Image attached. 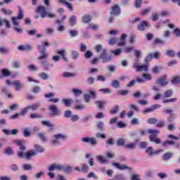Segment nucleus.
<instances>
[{
    "instance_id": "5fc2aeb1",
    "label": "nucleus",
    "mask_w": 180,
    "mask_h": 180,
    "mask_svg": "<svg viewBox=\"0 0 180 180\" xmlns=\"http://www.w3.org/2000/svg\"><path fill=\"white\" fill-rule=\"evenodd\" d=\"M39 77L41 79H47L49 78V75L46 72H41L39 73Z\"/></svg>"
},
{
    "instance_id": "3c124183",
    "label": "nucleus",
    "mask_w": 180,
    "mask_h": 180,
    "mask_svg": "<svg viewBox=\"0 0 180 180\" xmlns=\"http://www.w3.org/2000/svg\"><path fill=\"white\" fill-rule=\"evenodd\" d=\"M172 84H180V77L179 76H175L172 79Z\"/></svg>"
},
{
    "instance_id": "9d476101",
    "label": "nucleus",
    "mask_w": 180,
    "mask_h": 180,
    "mask_svg": "<svg viewBox=\"0 0 180 180\" xmlns=\"http://www.w3.org/2000/svg\"><path fill=\"white\" fill-rule=\"evenodd\" d=\"M12 85L14 86V89H15V91H21L25 86V84H23V83L20 82L19 80H14L12 82Z\"/></svg>"
},
{
    "instance_id": "7ed1b4c3",
    "label": "nucleus",
    "mask_w": 180,
    "mask_h": 180,
    "mask_svg": "<svg viewBox=\"0 0 180 180\" xmlns=\"http://www.w3.org/2000/svg\"><path fill=\"white\" fill-rule=\"evenodd\" d=\"M95 50L96 53H101L99 58L102 60L103 63H108L112 61V56L108 55V49H103L101 44H98L95 46Z\"/></svg>"
},
{
    "instance_id": "774afa93",
    "label": "nucleus",
    "mask_w": 180,
    "mask_h": 180,
    "mask_svg": "<svg viewBox=\"0 0 180 180\" xmlns=\"http://www.w3.org/2000/svg\"><path fill=\"white\" fill-rule=\"evenodd\" d=\"M1 12H3V13H4L5 15H12L13 12L11 10H7L5 8H2L1 9Z\"/></svg>"
},
{
    "instance_id": "a878e982",
    "label": "nucleus",
    "mask_w": 180,
    "mask_h": 180,
    "mask_svg": "<svg viewBox=\"0 0 180 180\" xmlns=\"http://www.w3.org/2000/svg\"><path fill=\"white\" fill-rule=\"evenodd\" d=\"M96 105H97L98 109H101V110L103 109V107L105 106V103L106 102L102 101H96L94 102Z\"/></svg>"
},
{
    "instance_id": "a211bd4d",
    "label": "nucleus",
    "mask_w": 180,
    "mask_h": 180,
    "mask_svg": "<svg viewBox=\"0 0 180 180\" xmlns=\"http://www.w3.org/2000/svg\"><path fill=\"white\" fill-rule=\"evenodd\" d=\"M13 143L16 144V146H20V151H25V150H26V146H25V145H23L22 141H20L19 139H15L13 141Z\"/></svg>"
},
{
    "instance_id": "bf43d9fd",
    "label": "nucleus",
    "mask_w": 180,
    "mask_h": 180,
    "mask_svg": "<svg viewBox=\"0 0 180 180\" xmlns=\"http://www.w3.org/2000/svg\"><path fill=\"white\" fill-rule=\"evenodd\" d=\"M98 161L101 162V164H105L106 162V159L103 158L102 155H99L97 157Z\"/></svg>"
},
{
    "instance_id": "49530a36",
    "label": "nucleus",
    "mask_w": 180,
    "mask_h": 180,
    "mask_svg": "<svg viewBox=\"0 0 180 180\" xmlns=\"http://www.w3.org/2000/svg\"><path fill=\"white\" fill-rule=\"evenodd\" d=\"M103 126H105V124H103V122L102 121L98 122L96 124L97 129L101 130V131L103 130Z\"/></svg>"
},
{
    "instance_id": "4468645a",
    "label": "nucleus",
    "mask_w": 180,
    "mask_h": 180,
    "mask_svg": "<svg viewBox=\"0 0 180 180\" xmlns=\"http://www.w3.org/2000/svg\"><path fill=\"white\" fill-rule=\"evenodd\" d=\"M162 147H167V146H176L178 148L180 147V143H175V142L172 140H167L162 143Z\"/></svg>"
},
{
    "instance_id": "6e6552de",
    "label": "nucleus",
    "mask_w": 180,
    "mask_h": 180,
    "mask_svg": "<svg viewBox=\"0 0 180 180\" xmlns=\"http://www.w3.org/2000/svg\"><path fill=\"white\" fill-rule=\"evenodd\" d=\"M120 13H122V11L120 10V6H119V5L115 4L111 7L110 15L119 16Z\"/></svg>"
},
{
    "instance_id": "338daca9",
    "label": "nucleus",
    "mask_w": 180,
    "mask_h": 180,
    "mask_svg": "<svg viewBox=\"0 0 180 180\" xmlns=\"http://www.w3.org/2000/svg\"><path fill=\"white\" fill-rule=\"evenodd\" d=\"M173 33L176 36V37H180V29L179 28H175L174 30Z\"/></svg>"
},
{
    "instance_id": "de8ad7c7",
    "label": "nucleus",
    "mask_w": 180,
    "mask_h": 180,
    "mask_svg": "<svg viewBox=\"0 0 180 180\" xmlns=\"http://www.w3.org/2000/svg\"><path fill=\"white\" fill-rule=\"evenodd\" d=\"M153 44H165V41L160 38H156L153 41Z\"/></svg>"
},
{
    "instance_id": "72a5a7b5",
    "label": "nucleus",
    "mask_w": 180,
    "mask_h": 180,
    "mask_svg": "<svg viewBox=\"0 0 180 180\" xmlns=\"http://www.w3.org/2000/svg\"><path fill=\"white\" fill-rule=\"evenodd\" d=\"M124 148L128 150H134L136 148V143H130L124 146Z\"/></svg>"
},
{
    "instance_id": "69168bd1",
    "label": "nucleus",
    "mask_w": 180,
    "mask_h": 180,
    "mask_svg": "<svg viewBox=\"0 0 180 180\" xmlns=\"http://www.w3.org/2000/svg\"><path fill=\"white\" fill-rule=\"evenodd\" d=\"M86 82L89 85H92V84H94V82H95V79L92 77H89L87 79H86Z\"/></svg>"
},
{
    "instance_id": "7c9ffc66",
    "label": "nucleus",
    "mask_w": 180,
    "mask_h": 180,
    "mask_svg": "<svg viewBox=\"0 0 180 180\" xmlns=\"http://www.w3.org/2000/svg\"><path fill=\"white\" fill-rule=\"evenodd\" d=\"M56 54H59L60 56H61L63 60H64V61H67V57H65V50H59L57 51Z\"/></svg>"
},
{
    "instance_id": "6ab92c4d",
    "label": "nucleus",
    "mask_w": 180,
    "mask_h": 180,
    "mask_svg": "<svg viewBox=\"0 0 180 180\" xmlns=\"http://www.w3.org/2000/svg\"><path fill=\"white\" fill-rule=\"evenodd\" d=\"M2 131L6 136H11V134H12L13 136H15V134H18V129H14L11 131L8 130V129H3Z\"/></svg>"
},
{
    "instance_id": "c9c22d12",
    "label": "nucleus",
    "mask_w": 180,
    "mask_h": 180,
    "mask_svg": "<svg viewBox=\"0 0 180 180\" xmlns=\"http://www.w3.org/2000/svg\"><path fill=\"white\" fill-rule=\"evenodd\" d=\"M146 122L148 124H155V123H157L158 120L155 117H151V118H148Z\"/></svg>"
},
{
    "instance_id": "bb28decb",
    "label": "nucleus",
    "mask_w": 180,
    "mask_h": 180,
    "mask_svg": "<svg viewBox=\"0 0 180 180\" xmlns=\"http://www.w3.org/2000/svg\"><path fill=\"white\" fill-rule=\"evenodd\" d=\"M63 103H64L65 106L69 107L71 106V103L74 102V101L71 98H65L62 100Z\"/></svg>"
},
{
    "instance_id": "e433bc0d",
    "label": "nucleus",
    "mask_w": 180,
    "mask_h": 180,
    "mask_svg": "<svg viewBox=\"0 0 180 180\" xmlns=\"http://www.w3.org/2000/svg\"><path fill=\"white\" fill-rule=\"evenodd\" d=\"M173 154L171 153H166L165 155L162 156V160L163 161H168L171 157H172Z\"/></svg>"
},
{
    "instance_id": "ea45409f",
    "label": "nucleus",
    "mask_w": 180,
    "mask_h": 180,
    "mask_svg": "<svg viewBox=\"0 0 180 180\" xmlns=\"http://www.w3.org/2000/svg\"><path fill=\"white\" fill-rule=\"evenodd\" d=\"M4 154H6L7 155H13V150H12V148L8 147L5 150Z\"/></svg>"
},
{
    "instance_id": "58836bf2",
    "label": "nucleus",
    "mask_w": 180,
    "mask_h": 180,
    "mask_svg": "<svg viewBox=\"0 0 180 180\" xmlns=\"http://www.w3.org/2000/svg\"><path fill=\"white\" fill-rule=\"evenodd\" d=\"M119 112V105H115L114 108L111 110H110V113L111 115H116Z\"/></svg>"
},
{
    "instance_id": "cd10ccee",
    "label": "nucleus",
    "mask_w": 180,
    "mask_h": 180,
    "mask_svg": "<svg viewBox=\"0 0 180 180\" xmlns=\"http://www.w3.org/2000/svg\"><path fill=\"white\" fill-rule=\"evenodd\" d=\"M146 151L147 154H149V155H154V154H158V153H161V150H158L155 152L153 151L152 147H148Z\"/></svg>"
},
{
    "instance_id": "c03bdc74",
    "label": "nucleus",
    "mask_w": 180,
    "mask_h": 180,
    "mask_svg": "<svg viewBox=\"0 0 180 180\" xmlns=\"http://www.w3.org/2000/svg\"><path fill=\"white\" fill-rule=\"evenodd\" d=\"M143 4V0H135V7L137 9H140V8H141V4Z\"/></svg>"
},
{
    "instance_id": "09e8293b",
    "label": "nucleus",
    "mask_w": 180,
    "mask_h": 180,
    "mask_svg": "<svg viewBox=\"0 0 180 180\" xmlns=\"http://www.w3.org/2000/svg\"><path fill=\"white\" fill-rule=\"evenodd\" d=\"M115 180H125L126 178L122 174H117L114 176Z\"/></svg>"
},
{
    "instance_id": "ddd939ff",
    "label": "nucleus",
    "mask_w": 180,
    "mask_h": 180,
    "mask_svg": "<svg viewBox=\"0 0 180 180\" xmlns=\"http://www.w3.org/2000/svg\"><path fill=\"white\" fill-rule=\"evenodd\" d=\"M150 25L147 21L143 20L141 22V23L138 25V30H141V32H143L146 30V27H149Z\"/></svg>"
},
{
    "instance_id": "a19ab883",
    "label": "nucleus",
    "mask_w": 180,
    "mask_h": 180,
    "mask_svg": "<svg viewBox=\"0 0 180 180\" xmlns=\"http://www.w3.org/2000/svg\"><path fill=\"white\" fill-rule=\"evenodd\" d=\"M75 109L76 110H83V109H85V105L83 104H75Z\"/></svg>"
},
{
    "instance_id": "13d9d810",
    "label": "nucleus",
    "mask_w": 180,
    "mask_h": 180,
    "mask_svg": "<svg viewBox=\"0 0 180 180\" xmlns=\"http://www.w3.org/2000/svg\"><path fill=\"white\" fill-rule=\"evenodd\" d=\"M24 137H29L30 136V129L29 128L23 129Z\"/></svg>"
},
{
    "instance_id": "5701e85b",
    "label": "nucleus",
    "mask_w": 180,
    "mask_h": 180,
    "mask_svg": "<svg viewBox=\"0 0 180 180\" xmlns=\"http://www.w3.org/2000/svg\"><path fill=\"white\" fill-rule=\"evenodd\" d=\"M127 37V35L126 34H122L120 37V41L117 43V46H124V44H126Z\"/></svg>"
},
{
    "instance_id": "f03ea898",
    "label": "nucleus",
    "mask_w": 180,
    "mask_h": 180,
    "mask_svg": "<svg viewBox=\"0 0 180 180\" xmlns=\"http://www.w3.org/2000/svg\"><path fill=\"white\" fill-rule=\"evenodd\" d=\"M149 134V139L151 143H155V144H161V139L159 138H155L158 134H160V131L157 129H140L139 134L141 136H147Z\"/></svg>"
},
{
    "instance_id": "9b49d317",
    "label": "nucleus",
    "mask_w": 180,
    "mask_h": 180,
    "mask_svg": "<svg viewBox=\"0 0 180 180\" xmlns=\"http://www.w3.org/2000/svg\"><path fill=\"white\" fill-rule=\"evenodd\" d=\"M112 165L116 167V168L120 169V171H123L124 169H129V171H131V167H129L126 165H120V163L112 162Z\"/></svg>"
},
{
    "instance_id": "603ef678",
    "label": "nucleus",
    "mask_w": 180,
    "mask_h": 180,
    "mask_svg": "<svg viewBox=\"0 0 180 180\" xmlns=\"http://www.w3.org/2000/svg\"><path fill=\"white\" fill-rule=\"evenodd\" d=\"M98 91L99 92H103L104 94H112V91H110V89L108 88L100 89Z\"/></svg>"
},
{
    "instance_id": "423d86ee",
    "label": "nucleus",
    "mask_w": 180,
    "mask_h": 180,
    "mask_svg": "<svg viewBox=\"0 0 180 180\" xmlns=\"http://www.w3.org/2000/svg\"><path fill=\"white\" fill-rule=\"evenodd\" d=\"M17 19H18V20L23 19V11L22 10L21 8H19L18 17H12L11 18V20H12L13 25H14V26H18L19 25V22H18V21L16 20Z\"/></svg>"
},
{
    "instance_id": "b1692460",
    "label": "nucleus",
    "mask_w": 180,
    "mask_h": 180,
    "mask_svg": "<svg viewBox=\"0 0 180 180\" xmlns=\"http://www.w3.org/2000/svg\"><path fill=\"white\" fill-rule=\"evenodd\" d=\"M27 107L28 110H30V109L31 110L34 112L40 108V103H34V104L30 105Z\"/></svg>"
},
{
    "instance_id": "f3484780",
    "label": "nucleus",
    "mask_w": 180,
    "mask_h": 180,
    "mask_svg": "<svg viewBox=\"0 0 180 180\" xmlns=\"http://www.w3.org/2000/svg\"><path fill=\"white\" fill-rule=\"evenodd\" d=\"M136 72H141L142 71H145V72H148V65H138L136 68H135Z\"/></svg>"
},
{
    "instance_id": "680f3d73",
    "label": "nucleus",
    "mask_w": 180,
    "mask_h": 180,
    "mask_svg": "<svg viewBox=\"0 0 180 180\" xmlns=\"http://www.w3.org/2000/svg\"><path fill=\"white\" fill-rule=\"evenodd\" d=\"M150 12H151V8H145L142 11V12L141 13V15H147L148 13H150Z\"/></svg>"
},
{
    "instance_id": "79ce46f5",
    "label": "nucleus",
    "mask_w": 180,
    "mask_h": 180,
    "mask_svg": "<svg viewBox=\"0 0 180 180\" xmlns=\"http://www.w3.org/2000/svg\"><path fill=\"white\" fill-rule=\"evenodd\" d=\"M72 92L75 96H79L82 95V91L77 89H72Z\"/></svg>"
},
{
    "instance_id": "6e6d98bb",
    "label": "nucleus",
    "mask_w": 180,
    "mask_h": 180,
    "mask_svg": "<svg viewBox=\"0 0 180 180\" xmlns=\"http://www.w3.org/2000/svg\"><path fill=\"white\" fill-rule=\"evenodd\" d=\"M111 85L113 88H119L120 86V83H119V81L117 80H113Z\"/></svg>"
},
{
    "instance_id": "e2e57ef3",
    "label": "nucleus",
    "mask_w": 180,
    "mask_h": 180,
    "mask_svg": "<svg viewBox=\"0 0 180 180\" xmlns=\"http://www.w3.org/2000/svg\"><path fill=\"white\" fill-rule=\"evenodd\" d=\"M153 53H149L145 58V63H148V61H151L153 60Z\"/></svg>"
},
{
    "instance_id": "473e14b6",
    "label": "nucleus",
    "mask_w": 180,
    "mask_h": 180,
    "mask_svg": "<svg viewBox=\"0 0 180 180\" xmlns=\"http://www.w3.org/2000/svg\"><path fill=\"white\" fill-rule=\"evenodd\" d=\"M174 92L171 89L166 90L164 94L165 98H171Z\"/></svg>"
},
{
    "instance_id": "2eb2a0df",
    "label": "nucleus",
    "mask_w": 180,
    "mask_h": 180,
    "mask_svg": "<svg viewBox=\"0 0 180 180\" xmlns=\"http://www.w3.org/2000/svg\"><path fill=\"white\" fill-rule=\"evenodd\" d=\"M49 110L52 112L54 116H58L60 115V110L56 105H52L49 106Z\"/></svg>"
},
{
    "instance_id": "0e129e2a",
    "label": "nucleus",
    "mask_w": 180,
    "mask_h": 180,
    "mask_svg": "<svg viewBox=\"0 0 180 180\" xmlns=\"http://www.w3.org/2000/svg\"><path fill=\"white\" fill-rule=\"evenodd\" d=\"M39 139L41 140V141H46L47 139H46V136L43 133L38 134Z\"/></svg>"
},
{
    "instance_id": "a18cd8bd",
    "label": "nucleus",
    "mask_w": 180,
    "mask_h": 180,
    "mask_svg": "<svg viewBox=\"0 0 180 180\" xmlns=\"http://www.w3.org/2000/svg\"><path fill=\"white\" fill-rule=\"evenodd\" d=\"M34 148L37 153H43L44 151V148L39 145H34Z\"/></svg>"
},
{
    "instance_id": "dca6fc26",
    "label": "nucleus",
    "mask_w": 180,
    "mask_h": 180,
    "mask_svg": "<svg viewBox=\"0 0 180 180\" xmlns=\"http://www.w3.org/2000/svg\"><path fill=\"white\" fill-rule=\"evenodd\" d=\"M18 49L20 51H32V50H33V46H32V45H20L18 46Z\"/></svg>"
},
{
    "instance_id": "1a4fd4ad",
    "label": "nucleus",
    "mask_w": 180,
    "mask_h": 180,
    "mask_svg": "<svg viewBox=\"0 0 180 180\" xmlns=\"http://www.w3.org/2000/svg\"><path fill=\"white\" fill-rule=\"evenodd\" d=\"M82 141H83V143H89L91 146H96V144H98V141L95 138L84 137L82 138Z\"/></svg>"
},
{
    "instance_id": "c85d7f7f",
    "label": "nucleus",
    "mask_w": 180,
    "mask_h": 180,
    "mask_svg": "<svg viewBox=\"0 0 180 180\" xmlns=\"http://www.w3.org/2000/svg\"><path fill=\"white\" fill-rule=\"evenodd\" d=\"M99 29V25L96 24H89L87 26L88 30H98Z\"/></svg>"
},
{
    "instance_id": "c756f323",
    "label": "nucleus",
    "mask_w": 180,
    "mask_h": 180,
    "mask_svg": "<svg viewBox=\"0 0 180 180\" xmlns=\"http://www.w3.org/2000/svg\"><path fill=\"white\" fill-rule=\"evenodd\" d=\"M10 50L8 47L6 46H1L0 47V53L1 54H8L10 53Z\"/></svg>"
},
{
    "instance_id": "f704fd0d",
    "label": "nucleus",
    "mask_w": 180,
    "mask_h": 180,
    "mask_svg": "<svg viewBox=\"0 0 180 180\" xmlns=\"http://www.w3.org/2000/svg\"><path fill=\"white\" fill-rule=\"evenodd\" d=\"M70 26L75 25V23H77V17L75 15H72L69 20Z\"/></svg>"
},
{
    "instance_id": "864d4df0",
    "label": "nucleus",
    "mask_w": 180,
    "mask_h": 180,
    "mask_svg": "<svg viewBox=\"0 0 180 180\" xmlns=\"http://www.w3.org/2000/svg\"><path fill=\"white\" fill-rule=\"evenodd\" d=\"M167 56H168V57H174L175 56V51H174V50L170 49V50H167L166 52Z\"/></svg>"
},
{
    "instance_id": "8fccbe9b",
    "label": "nucleus",
    "mask_w": 180,
    "mask_h": 180,
    "mask_svg": "<svg viewBox=\"0 0 180 180\" xmlns=\"http://www.w3.org/2000/svg\"><path fill=\"white\" fill-rule=\"evenodd\" d=\"M71 55L73 60H77V58H78V56H79V53H78V51H72Z\"/></svg>"
},
{
    "instance_id": "aec40b11",
    "label": "nucleus",
    "mask_w": 180,
    "mask_h": 180,
    "mask_svg": "<svg viewBox=\"0 0 180 180\" xmlns=\"http://www.w3.org/2000/svg\"><path fill=\"white\" fill-rule=\"evenodd\" d=\"M41 124L44 126H47V127H49V131H54V124H51L49 121H41Z\"/></svg>"
},
{
    "instance_id": "4d7b16f0",
    "label": "nucleus",
    "mask_w": 180,
    "mask_h": 180,
    "mask_svg": "<svg viewBox=\"0 0 180 180\" xmlns=\"http://www.w3.org/2000/svg\"><path fill=\"white\" fill-rule=\"evenodd\" d=\"M164 126H165V122L162 120L159 121L156 124V127H158L159 129H162V127H164Z\"/></svg>"
},
{
    "instance_id": "393cba45",
    "label": "nucleus",
    "mask_w": 180,
    "mask_h": 180,
    "mask_svg": "<svg viewBox=\"0 0 180 180\" xmlns=\"http://www.w3.org/2000/svg\"><path fill=\"white\" fill-rule=\"evenodd\" d=\"M4 23L5 24L7 29H9L11 27V24L9 23V21H8V20L6 19H1L0 17V26H3Z\"/></svg>"
},
{
    "instance_id": "39448f33",
    "label": "nucleus",
    "mask_w": 180,
    "mask_h": 180,
    "mask_svg": "<svg viewBox=\"0 0 180 180\" xmlns=\"http://www.w3.org/2000/svg\"><path fill=\"white\" fill-rule=\"evenodd\" d=\"M34 155H36V151L34 150H30L28 152H27L26 153H23V152H18V156L20 158H27V160H29V158H30V157H34Z\"/></svg>"
},
{
    "instance_id": "0eeeda50",
    "label": "nucleus",
    "mask_w": 180,
    "mask_h": 180,
    "mask_svg": "<svg viewBox=\"0 0 180 180\" xmlns=\"http://www.w3.org/2000/svg\"><path fill=\"white\" fill-rule=\"evenodd\" d=\"M54 140L52 141L53 144H60L61 143V140L64 141L67 139L65 135H63L61 134H58L54 135Z\"/></svg>"
},
{
    "instance_id": "37998d69",
    "label": "nucleus",
    "mask_w": 180,
    "mask_h": 180,
    "mask_svg": "<svg viewBox=\"0 0 180 180\" xmlns=\"http://www.w3.org/2000/svg\"><path fill=\"white\" fill-rule=\"evenodd\" d=\"M161 70H162V68H161L160 66H155L152 69V72H153V74H158V72H160Z\"/></svg>"
},
{
    "instance_id": "f257e3e1",
    "label": "nucleus",
    "mask_w": 180,
    "mask_h": 180,
    "mask_svg": "<svg viewBox=\"0 0 180 180\" xmlns=\"http://www.w3.org/2000/svg\"><path fill=\"white\" fill-rule=\"evenodd\" d=\"M47 47H50V44L49 41H43L41 45H37V49L39 53L42 54L37 58L40 60V64L44 67L46 71H49V64L47 61V57H49V53H47Z\"/></svg>"
},
{
    "instance_id": "052dcab7",
    "label": "nucleus",
    "mask_w": 180,
    "mask_h": 180,
    "mask_svg": "<svg viewBox=\"0 0 180 180\" xmlns=\"http://www.w3.org/2000/svg\"><path fill=\"white\" fill-rule=\"evenodd\" d=\"M30 119H40L41 118V115L36 114V113H32L30 115Z\"/></svg>"
},
{
    "instance_id": "20e7f679",
    "label": "nucleus",
    "mask_w": 180,
    "mask_h": 180,
    "mask_svg": "<svg viewBox=\"0 0 180 180\" xmlns=\"http://www.w3.org/2000/svg\"><path fill=\"white\" fill-rule=\"evenodd\" d=\"M37 13H39L41 15V18H44L46 17H49L50 18H56V14L53 13H48L46 11V7L44 6H39L37 8Z\"/></svg>"
},
{
    "instance_id": "f8f14e48",
    "label": "nucleus",
    "mask_w": 180,
    "mask_h": 180,
    "mask_svg": "<svg viewBox=\"0 0 180 180\" xmlns=\"http://www.w3.org/2000/svg\"><path fill=\"white\" fill-rule=\"evenodd\" d=\"M167 79V75H165L160 78L158 79L156 83L159 84L162 86H165V85L168 84V82L166 81Z\"/></svg>"
},
{
    "instance_id": "4be33fe9",
    "label": "nucleus",
    "mask_w": 180,
    "mask_h": 180,
    "mask_svg": "<svg viewBox=\"0 0 180 180\" xmlns=\"http://www.w3.org/2000/svg\"><path fill=\"white\" fill-rule=\"evenodd\" d=\"M91 20H92V15L89 14H86L82 18V22L83 23H89Z\"/></svg>"
},
{
    "instance_id": "4c0bfd02",
    "label": "nucleus",
    "mask_w": 180,
    "mask_h": 180,
    "mask_svg": "<svg viewBox=\"0 0 180 180\" xmlns=\"http://www.w3.org/2000/svg\"><path fill=\"white\" fill-rule=\"evenodd\" d=\"M126 143V141L124 139H119L117 141V147H122V146H124Z\"/></svg>"
},
{
    "instance_id": "2f4dec72",
    "label": "nucleus",
    "mask_w": 180,
    "mask_h": 180,
    "mask_svg": "<svg viewBox=\"0 0 180 180\" xmlns=\"http://www.w3.org/2000/svg\"><path fill=\"white\" fill-rule=\"evenodd\" d=\"M75 75H76L75 73L65 72L63 73V78H74V77H75Z\"/></svg>"
},
{
    "instance_id": "412c9836",
    "label": "nucleus",
    "mask_w": 180,
    "mask_h": 180,
    "mask_svg": "<svg viewBox=\"0 0 180 180\" xmlns=\"http://www.w3.org/2000/svg\"><path fill=\"white\" fill-rule=\"evenodd\" d=\"M11 75V71H8V69H2L1 70V74L0 75V79H2V78H5L6 77H9Z\"/></svg>"
}]
</instances>
